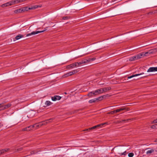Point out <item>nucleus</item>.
<instances>
[{"label": "nucleus", "mask_w": 157, "mask_h": 157, "mask_svg": "<svg viewBox=\"0 0 157 157\" xmlns=\"http://www.w3.org/2000/svg\"><path fill=\"white\" fill-rule=\"evenodd\" d=\"M155 49L150 50L149 52H145V54H143L142 53H140L136 55L137 59L141 58L143 56H145L146 54H148V53L149 54L151 53L152 52H153L155 51Z\"/></svg>", "instance_id": "1"}, {"label": "nucleus", "mask_w": 157, "mask_h": 157, "mask_svg": "<svg viewBox=\"0 0 157 157\" xmlns=\"http://www.w3.org/2000/svg\"><path fill=\"white\" fill-rule=\"evenodd\" d=\"M78 71L77 70H73L72 71H70L69 72L65 74L63 77H67L68 76H70L72 75H74L77 72H78Z\"/></svg>", "instance_id": "2"}, {"label": "nucleus", "mask_w": 157, "mask_h": 157, "mask_svg": "<svg viewBox=\"0 0 157 157\" xmlns=\"http://www.w3.org/2000/svg\"><path fill=\"white\" fill-rule=\"evenodd\" d=\"M46 30V29H45L44 30L41 31H36V32L33 31V32H32L31 33L27 34L26 35V36H30L32 35H35L36 34H37L39 33L43 32H44Z\"/></svg>", "instance_id": "3"}, {"label": "nucleus", "mask_w": 157, "mask_h": 157, "mask_svg": "<svg viewBox=\"0 0 157 157\" xmlns=\"http://www.w3.org/2000/svg\"><path fill=\"white\" fill-rule=\"evenodd\" d=\"M76 66H78V64L77 62H75L67 65V69H70L71 68H72Z\"/></svg>", "instance_id": "4"}, {"label": "nucleus", "mask_w": 157, "mask_h": 157, "mask_svg": "<svg viewBox=\"0 0 157 157\" xmlns=\"http://www.w3.org/2000/svg\"><path fill=\"white\" fill-rule=\"evenodd\" d=\"M89 60H89L88 59L83 60L80 62H77L78 64V66H79L80 65L82 64L88 63L89 62Z\"/></svg>", "instance_id": "5"}, {"label": "nucleus", "mask_w": 157, "mask_h": 157, "mask_svg": "<svg viewBox=\"0 0 157 157\" xmlns=\"http://www.w3.org/2000/svg\"><path fill=\"white\" fill-rule=\"evenodd\" d=\"M61 97L60 96L58 95H55L53 97H52V100L53 101H55L56 100H60Z\"/></svg>", "instance_id": "6"}, {"label": "nucleus", "mask_w": 157, "mask_h": 157, "mask_svg": "<svg viewBox=\"0 0 157 157\" xmlns=\"http://www.w3.org/2000/svg\"><path fill=\"white\" fill-rule=\"evenodd\" d=\"M155 71H157V67H151L147 71V72H148Z\"/></svg>", "instance_id": "7"}, {"label": "nucleus", "mask_w": 157, "mask_h": 157, "mask_svg": "<svg viewBox=\"0 0 157 157\" xmlns=\"http://www.w3.org/2000/svg\"><path fill=\"white\" fill-rule=\"evenodd\" d=\"M33 128L32 125H30L25 128H23L22 129V131H29L32 130Z\"/></svg>", "instance_id": "8"}, {"label": "nucleus", "mask_w": 157, "mask_h": 157, "mask_svg": "<svg viewBox=\"0 0 157 157\" xmlns=\"http://www.w3.org/2000/svg\"><path fill=\"white\" fill-rule=\"evenodd\" d=\"M96 95L103 93L102 89L101 88L94 90Z\"/></svg>", "instance_id": "9"}, {"label": "nucleus", "mask_w": 157, "mask_h": 157, "mask_svg": "<svg viewBox=\"0 0 157 157\" xmlns=\"http://www.w3.org/2000/svg\"><path fill=\"white\" fill-rule=\"evenodd\" d=\"M124 110H126L127 111H128V109L126 108H120L119 109L115 110L114 111H115V113H117L121 111Z\"/></svg>", "instance_id": "10"}, {"label": "nucleus", "mask_w": 157, "mask_h": 157, "mask_svg": "<svg viewBox=\"0 0 157 157\" xmlns=\"http://www.w3.org/2000/svg\"><path fill=\"white\" fill-rule=\"evenodd\" d=\"M11 2H10H10H7L6 3H4V4H2L1 6L2 7H7V6H11Z\"/></svg>", "instance_id": "11"}, {"label": "nucleus", "mask_w": 157, "mask_h": 157, "mask_svg": "<svg viewBox=\"0 0 157 157\" xmlns=\"http://www.w3.org/2000/svg\"><path fill=\"white\" fill-rule=\"evenodd\" d=\"M144 74V73H143V72L140 73V74H135V75H131V76H128V77L127 78L128 79L131 78H132L133 77H136V76H139L140 75H143Z\"/></svg>", "instance_id": "12"}, {"label": "nucleus", "mask_w": 157, "mask_h": 157, "mask_svg": "<svg viewBox=\"0 0 157 157\" xmlns=\"http://www.w3.org/2000/svg\"><path fill=\"white\" fill-rule=\"evenodd\" d=\"M21 0H14L13 1H10L11 2V5H14L16 4H17L21 2Z\"/></svg>", "instance_id": "13"}, {"label": "nucleus", "mask_w": 157, "mask_h": 157, "mask_svg": "<svg viewBox=\"0 0 157 157\" xmlns=\"http://www.w3.org/2000/svg\"><path fill=\"white\" fill-rule=\"evenodd\" d=\"M23 12L22 8H21L17 9L14 11V13H18Z\"/></svg>", "instance_id": "14"}, {"label": "nucleus", "mask_w": 157, "mask_h": 157, "mask_svg": "<svg viewBox=\"0 0 157 157\" xmlns=\"http://www.w3.org/2000/svg\"><path fill=\"white\" fill-rule=\"evenodd\" d=\"M102 89V90L103 93L104 92H106L108 91L109 90H111V88L110 87H105Z\"/></svg>", "instance_id": "15"}, {"label": "nucleus", "mask_w": 157, "mask_h": 157, "mask_svg": "<svg viewBox=\"0 0 157 157\" xmlns=\"http://www.w3.org/2000/svg\"><path fill=\"white\" fill-rule=\"evenodd\" d=\"M9 150V148H6L1 150L0 151V155L4 152L7 151Z\"/></svg>", "instance_id": "16"}, {"label": "nucleus", "mask_w": 157, "mask_h": 157, "mask_svg": "<svg viewBox=\"0 0 157 157\" xmlns=\"http://www.w3.org/2000/svg\"><path fill=\"white\" fill-rule=\"evenodd\" d=\"M52 104V102H51L50 101H46L45 103V105L44 106L47 107L49 106Z\"/></svg>", "instance_id": "17"}, {"label": "nucleus", "mask_w": 157, "mask_h": 157, "mask_svg": "<svg viewBox=\"0 0 157 157\" xmlns=\"http://www.w3.org/2000/svg\"><path fill=\"white\" fill-rule=\"evenodd\" d=\"M22 10H23V12H24L25 11H28L29 10H32V8L31 7H25L24 8H22Z\"/></svg>", "instance_id": "18"}, {"label": "nucleus", "mask_w": 157, "mask_h": 157, "mask_svg": "<svg viewBox=\"0 0 157 157\" xmlns=\"http://www.w3.org/2000/svg\"><path fill=\"white\" fill-rule=\"evenodd\" d=\"M93 95H96L94 91L89 92L87 95V96L90 97H92Z\"/></svg>", "instance_id": "19"}, {"label": "nucleus", "mask_w": 157, "mask_h": 157, "mask_svg": "<svg viewBox=\"0 0 157 157\" xmlns=\"http://www.w3.org/2000/svg\"><path fill=\"white\" fill-rule=\"evenodd\" d=\"M6 109L5 106L3 103L0 104V110H3Z\"/></svg>", "instance_id": "20"}, {"label": "nucleus", "mask_w": 157, "mask_h": 157, "mask_svg": "<svg viewBox=\"0 0 157 157\" xmlns=\"http://www.w3.org/2000/svg\"><path fill=\"white\" fill-rule=\"evenodd\" d=\"M52 120H53L52 118H50L49 119L46 120L45 121L43 122L44 123H45L46 124H47L49 122H51Z\"/></svg>", "instance_id": "21"}, {"label": "nucleus", "mask_w": 157, "mask_h": 157, "mask_svg": "<svg viewBox=\"0 0 157 157\" xmlns=\"http://www.w3.org/2000/svg\"><path fill=\"white\" fill-rule=\"evenodd\" d=\"M136 59H137L136 56H134L132 57H130L129 59V61H133L136 60Z\"/></svg>", "instance_id": "22"}, {"label": "nucleus", "mask_w": 157, "mask_h": 157, "mask_svg": "<svg viewBox=\"0 0 157 157\" xmlns=\"http://www.w3.org/2000/svg\"><path fill=\"white\" fill-rule=\"evenodd\" d=\"M104 97H105V95L101 96L100 97H98V98H96V101H101L103 99Z\"/></svg>", "instance_id": "23"}, {"label": "nucleus", "mask_w": 157, "mask_h": 157, "mask_svg": "<svg viewBox=\"0 0 157 157\" xmlns=\"http://www.w3.org/2000/svg\"><path fill=\"white\" fill-rule=\"evenodd\" d=\"M23 37H24V36L23 35H22L21 34H19V35L15 37V39L16 40H18L21 38Z\"/></svg>", "instance_id": "24"}, {"label": "nucleus", "mask_w": 157, "mask_h": 157, "mask_svg": "<svg viewBox=\"0 0 157 157\" xmlns=\"http://www.w3.org/2000/svg\"><path fill=\"white\" fill-rule=\"evenodd\" d=\"M96 98H95L94 99H92L90 100L89 101V103H90V104L92 103H94V102H96Z\"/></svg>", "instance_id": "25"}, {"label": "nucleus", "mask_w": 157, "mask_h": 157, "mask_svg": "<svg viewBox=\"0 0 157 157\" xmlns=\"http://www.w3.org/2000/svg\"><path fill=\"white\" fill-rule=\"evenodd\" d=\"M154 152V150L153 149H151L150 150L147 151L146 152L147 154H151Z\"/></svg>", "instance_id": "26"}, {"label": "nucleus", "mask_w": 157, "mask_h": 157, "mask_svg": "<svg viewBox=\"0 0 157 157\" xmlns=\"http://www.w3.org/2000/svg\"><path fill=\"white\" fill-rule=\"evenodd\" d=\"M5 106V108L6 109H7L10 107L11 105V103H8L6 105H4Z\"/></svg>", "instance_id": "27"}, {"label": "nucleus", "mask_w": 157, "mask_h": 157, "mask_svg": "<svg viewBox=\"0 0 157 157\" xmlns=\"http://www.w3.org/2000/svg\"><path fill=\"white\" fill-rule=\"evenodd\" d=\"M130 120V119L123 120L122 121H118V123H122L123 122H127L128 121V120Z\"/></svg>", "instance_id": "28"}, {"label": "nucleus", "mask_w": 157, "mask_h": 157, "mask_svg": "<svg viewBox=\"0 0 157 157\" xmlns=\"http://www.w3.org/2000/svg\"><path fill=\"white\" fill-rule=\"evenodd\" d=\"M32 126H33V128H39V125L38 123H36L33 125H32Z\"/></svg>", "instance_id": "29"}, {"label": "nucleus", "mask_w": 157, "mask_h": 157, "mask_svg": "<svg viewBox=\"0 0 157 157\" xmlns=\"http://www.w3.org/2000/svg\"><path fill=\"white\" fill-rule=\"evenodd\" d=\"M38 124V125H39V127H40L42 125H45V123H44L43 122H41L39 123H37Z\"/></svg>", "instance_id": "30"}, {"label": "nucleus", "mask_w": 157, "mask_h": 157, "mask_svg": "<svg viewBox=\"0 0 157 157\" xmlns=\"http://www.w3.org/2000/svg\"><path fill=\"white\" fill-rule=\"evenodd\" d=\"M97 128V127L95 125V126H94L92 127H91V128H89V130L91 131L92 130L95 129V128Z\"/></svg>", "instance_id": "31"}, {"label": "nucleus", "mask_w": 157, "mask_h": 157, "mask_svg": "<svg viewBox=\"0 0 157 157\" xmlns=\"http://www.w3.org/2000/svg\"><path fill=\"white\" fill-rule=\"evenodd\" d=\"M39 7L38 6L36 5L34 6H31V8H32V10L34 9H35Z\"/></svg>", "instance_id": "32"}, {"label": "nucleus", "mask_w": 157, "mask_h": 157, "mask_svg": "<svg viewBox=\"0 0 157 157\" xmlns=\"http://www.w3.org/2000/svg\"><path fill=\"white\" fill-rule=\"evenodd\" d=\"M134 155V154L133 153H130L128 154V156L129 157H132Z\"/></svg>", "instance_id": "33"}, {"label": "nucleus", "mask_w": 157, "mask_h": 157, "mask_svg": "<svg viewBox=\"0 0 157 157\" xmlns=\"http://www.w3.org/2000/svg\"><path fill=\"white\" fill-rule=\"evenodd\" d=\"M157 125H156V124H155L154 125H152L151 127L152 128H153V129H154L155 128H157Z\"/></svg>", "instance_id": "34"}, {"label": "nucleus", "mask_w": 157, "mask_h": 157, "mask_svg": "<svg viewBox=\"0 0 157 157\" xmlns=\"http://www.w3.org/2000/svg\"><path fill=\"white\" fill-rule=\"evenodd\" d=\"M114 113H115L114 110L112 111H111L110 112H109L108 113L109 114H114Z\"/></svg>", "instance_id": "35"}, {"label": "nucleus", "mask_w": 157, "mask_h": 157, "mask_svg": "<svg viewBox=\"0 0 157 157\" xmlns=\"http://www.w3.org/2000/svg\"><path fill=\"white\" fill-rule=\"evenodd\" d=\"M69 18V17L67 16L64 17H63V20L68 19Z\"/></svg>", "instance_id": "36"}, {"label": "nucleus", "mask_w": 157, "mask_h": 157, "mask_svg": "<svg viewBox=\"0 0 157 157\" xmlns=\"http://www.w3.org/2000/svg\"><path fill=\"white\" fill-rule=\"evenodd\" d=\"M95 58H89V62L90 61H93V60H94L95 59Z\"/></svg>", "instance_id": "37"}, {"label": "nucleus", "mask_w": 157, "mask_h": 157, "mask_svg": "<svg viewBox=\"0 0 157 157\" xmlns=\"http://www.w3.org/2000/svg\"><path fill=\"white\" fill-rule=\"evenodd\" d=\"M153 123L155 124L157 123V119L156 120H154L153 121Z\"/></svg>", "instance_id": "38"}, {"label": "nucleus", "mask_w": 157, "mask_h": 157, "mask_svg": "<svg viewBox=\"0 0 157 157\" xmlns=\"http://www.w3.org/2000/svg\"><path fill=\"white\" fill-rule=\"evenodd\" d=\"M106 123H101V124H100V127H101L102 126H103L104 125L106 124Z\"/></svg>", "instance_id": "39"}, {"label": "nucleus", "mask_w": 157, "mask_h": 157, "mask_svg": "<svg viewBox=\"0 0 157 157\" xmlns=\"http://www.w3.org/2000/svg\"><path fill=\"white\" fill-rule=\"evenodd\" d=\"M126 155V151H125L124 152L122 153H121V155Z\"/></svg>", "instance_id": "40"}, {"label": "nucleus", "mask_w": 157, "mask_h": 157, "mask_svg": "<svg viewBox=\"0 0 157 157\" xmlns=\"http://www.w3.org/2000/svg\"><path fill=\"white\" fill-rule=\"evenodd\" d=\"M90 131L91 130H89V128H88V129H85V130H83V131Z\"/></svg>", "instance_id": "41"}, {"label": "nucleus", "mask_w": 157, "mask_h": 157, "mask_svg": "<svg viewBox=\"0 0 157 157\" xmlns=\"http://www.w3.org/2000/svg\"><path fill=\"white\" fill-rule=\"evenodd\" d=\"M96 126L97 128H99V127H100V125L99 124L97 125Z\"/></svg>", "instance_id": "42"}, {"label": "nucleus", "mask_w": 157, "mask_h": 157, "mask_svg": "<svg viewBox=\"0 0 157 157\" xmlns=\"http://www.w3.org/2000/svg\"><path fill=\"white\" fill-rule=\"evenodd\" d=\"M3 126V125L1 124H0V128L2 127Z\"/></svg>", "instance_id": "43"}, {"label": "nucleus", "mask_w": 157, "mask_h": 157, "mask_svg": "<svg viewBox=\"0 0 157 157\" xmlns=\"http://www.w3.org/2000/svg\"><path fill=\"white\" fill-rule=\"evenodd\" d=\"M147 76V75H145V76H143V77H142H142H146Z\"/></svg>", "instance_id": "44"}, {"label": "nucleus", "mask_w": 157, "mask_h": 157, "mask_svg": "<svg viewBox=\"0 0 157 157\" xmlns=\"http://www.w3.org/2000/svg\"><path fill=\"white\" fill-rule=\"evenodd\" d=\"M156 125H157V124H156Z\"/></svg>", "instance_id": "45"}]
</instances>
